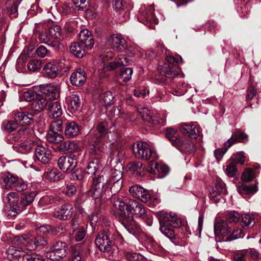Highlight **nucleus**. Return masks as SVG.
I'll list each match as a JSON object with an SVG mask.
<instances>
[{
  "label": "nucleus",
  "mask_w": 261,
  "mask_h": 261,
  "mask_svg": "<svg viewBox=\"0 0 261 261\" xmlns=\"http://www.w3.org/2000/svg\"><path fill=\"white\" fill-rule=\"evenodd\" d=\"M133 149L135 156L139 159L148 160L151 158H154V155H155V153L145 142H138L135 143Z\"/></svg>",
  "instance_id": "4"
},
{
  "label": "nucleus",
  "mask_w": 261,
  "mask_h": 261,
  "mask_svg": "<svg viewBox=\"0 0 261 261\" xmlns=\"http://www.w3.org/2000/svg\"><path fill=\"white\" fill-rule=\"evenodd\" d=\"M86 79L85 73L84 70L81 69L73 72L70 77L71 84L77 86L82 85Z\"/></svg>",
  "instance_id": "31"
},
{
  "label": "nucleus",
  "mask_w": 261,
  "mask_h": 261,
  "mask_svg": "<svg viewBox=\"0 0 261 261\" xmlns=\"http://www.w3.org/2000/svg\"><path fill=\"white\" fill-rule=\"evenodd\" d=\"M107 44L112 48L118 52H122L127 48V44L124 39L120 35H112L107 40Z\"/></svg>",
  "instance_id": "10"
},
{
  "label": "nucleus",
  "mask_w": 261,
  "mask_h": 261,
  "mask_svg": "<svg viewBox=\"0 0 261 261\" xmlns=\"http://www.w3.org/2000/svg\"><path fill=\"white\" fill-rule=\"evenodd\" d=\"M103 137L106 141H108L113 144L117 140L118 134L117 132L112 130V131L110 130L109 132H107L105 134V136H103Z\"/></svg>",
  "instance_id": "61"
},
{
  "label": "nucleus",
  "mask_w": 261,
  "mask_h": 261,
  "mask_svg": "<svg viewBox=\"0 0 261 261\" xmlns=\"http://www.w3.org/2000/svg\"><path fill=\"white\" fill-rule=\"evenodd\" d=\"M105 177L103 175L98 176L93 179L91 189L86 192V195L93 199H98L103 196L105 198H111V193L105 183Z\"/></svg>",
  "instance_id": "2"
},
{
  "label": "nucleus",
  "mask_w": 261,
  "mask_h": 261,
  "mask_svg": "<svg viewBox=\"0 0 261 261\" xmlns=\"http://www.w3.org/2000/svg\"><path fill=\"white\" fill-rule=\"evenodd\" d=\"M73 213L72 205L69 203H65L54 212V216L61 220H67L72 216Z\"/></svg>",
  "instance_id": "16"
},
{
  "label": "nucleus",
  "mask_w": 261,
  "mask_h": 261,
  "mask_svg": "<svg viewBox=\"0 0 261 261\" xmlns=\"http://www.w3.org/2000/svg\"><path fill=\"white\" fill-rule=\"evenodd\" d=\"M124 254L127 259L130 261H146L144 257L138 253L125 252Z\"/></svg>",
  "instance_id": "52"
},
{
  "label": "nucleus",
  "mask_w": 261,
  "mask_h": 261,
  "mask_svg": "<svg viewBox=\"0 0 261 261\" xmlns=\"http://www.w3.org/2000/svg\"><path fill=\"white\" fill-rule=\"evenodd\" d=\"M28 184L22 178L17 177L12 189L19 192H23L28 189Z\"/></svg>",
  "instance_id": "47"
},
{
  "label": "nucleus",
  "mask_w": 261,
  "mask_h": 261,
  "mask_svg": "<svg viewBox=\"0 0 261 261\" xmlns=\"http://www.w3.org/2000/svg\"><path fill=\"white\" fill-rule=\"evenodd\" d=\"M224 170L229 177H233L237 172V167L233 163L229 161L226 163Z\"/></svg>",
  "instance_id": "57"
},
{
  "label": "nucleus",
  "mask_w": 261,
  "mask_h": 261,
  "mask_svg": "<svg viewBox=\"0 0 261 261\" xmlns=\"http://www.w3.org/2000/svg\"><path fill=\"white\" fill-rule=\"evenodd\" d=\"M246 255L244 250L237 251L234 253L232 258L233 261H246Z\"/></svg>",
  "instance_id": "64"
},
{
  "label": "nucleus",
  "mask_w": 261,
  "mask_h": 261,
  "mask_svg": "<svg viewBox=\"0 0 261 261\" xmlns=\"http://www.w3.org/2000/svg\"><path fill=\"white\" fill-rule=\"evenodd\" d=\"M59 168L64 172H70L76 166L75 155L70 154L60 157L58 162Z\"/></svg>",
  "instance_id": "6"
},
{
  "label": "nucleus",
  "mask_w": 261,
  "mask_h": 261,
  "mask_svg": "<svg viewBox=\"0 0 261 261\" xmlns=\"http://www.w3.org/2000/svg\"><path fill=\"white\" fill-rule=\"evenodd\" d=\"M127 167L129 172L136 176H142L144 175L145 166L140 162H134L127 164Z\"/></svg>",
  "instance_id": "34"
},
{
  "label": "nucleus",
  "mask_w": 261,
  "mask_h": 261,
  "mask_svg": "<svg viewBox=\"0 0 261 261\" xmlns=\"http://www.w3.org/2000/svg\"><path fill=\"white\" fill-rule=\"evenodd\" d=\"M46 139L48 141L54 144H58L64 140L62 135L59 134L54 130H50L46 135Z\"/></svg>",
  "instance_id": "40"
},
{
  "label": "nucleus",
  "mask_w": 261,
  "mask_h": 261,
  "mask_svg": "<svg viewBox=\"0 0 261 261\" xmlns=\"http://www.w3.org/2000/svg\"><path fill=\"white\" fill-rule=\"evenodd\" d=\"M255 177L253 170L250 168L246 169L242 174V179L246 182L252 180Z\"/></svg>",
  "instance_id": "56"
},
{
  "label": "nucleus",
  "mask_w": 261,
  "mask_h": 261,
  "mask_svg": "<svg viewBox=\"0 0 261 261\" xmlns=\"http://www.w3.org/2000/svg\"><path fill=\"white\" fill-rule=\"evenodd\" d=\"M114 97L113 94L110 91L106 92L100 96L102 102L105 106L112 105Z\"/></svg>",
  "instance_id": "55"
},
{
  "label": "nucleus",
  "mask_w": 261,
  "mask_h": 261,
  "mask_svg": "<svg viewBox=\"0 0 261 261\" xmlns=\"http://www.w3.org/2000/svg\"><path fill=\"white\" fill-rule=\"evenodd\" d=\"M181 132L192 139H196L199 135L200 129L195 123L182 124L180 126Z\"/></svg>",
  "instance_id": "20"
},
{
  "label": "nucleus",
  "mask_w": 261,
  "mask_h": 261,
  "mask_svg": "<svg viewBox=\"0 0 261 261\" xmlns=\"http://www.w3.org/2000/svg\"><path fill=\"white\" fill-rule=\"evenodd\" d=\"M138 111L142 119L146 121L153 124H160L164 125L166 121V116L160 118V115H156L151 112L148 108L146 107L138 108Z\"/></svg>",
  "instance_id": "5"
},
{
  "label": "nucleus",
  "mask_w": 261,
  "mask_h": 261,
  "mask_svg": "<svg viewBox=\"0 0 261 261\" xmlns=\"http://www.w3.org/2000/svg\"><path fill=\"white\" fill-rule=\"evenodd\" d=\"M120 221L121 224L129 233L135 235L140 232V225L134 221L132 217L125 216Z\"/></svg>",
  "instance_id": "18"
},
{
  "label": "nucleus",
  "mask_w": 261,
  "mask_h": 261,
  "mask_svg": "<svg viewBox=\"0 0 261 261\" xmlns=\"http://www.w3.org/2000/svg\"><path fill=\"white\" fill-rule=\"evenodd\" d=\"M18 146L19 147V148L17 151L22 153L29 151L32 148L31 143L26 141L21 142V140H20V142L19 143L14 144L13 146L14 148H17Z\"/></svg>",
  "instance_id": "50"
},
{
  "label": "nucleus",
  "mask_w": 261,
  "mask_h": 261,
  "mask_svg": "<svg viewBox=\"0 0 261 261\" xmlns=\"http://www.w3.org/2000/svg\"><path fill=\"white\" fill-rule=\"evenodd\" d=\"M129 192L133 197L144 203L149 202V200L151 199V194L149 191L138 185L131 187Z\"/></svg>",
  "instance_id": "12"
},
{
  "label": "nucleus",
  "mask_w": 261,
  "mask_h": 261,
  "mask_svg": "<svg viewBox=\"0 0 261 261\" xmlns=\"http://www.w3.org/2000/svg\"><path fill=\"white\" fill-rule=\"evenodd\" d=\"M48 33L51 38L60 39L62 37L61 28L60 26L55 25L49 28Z\"/></svg>",
  "instance_id": "46"
},
{
  "label": "nucleus",
  "mask_w": 261,
  "mask_h": 261,
  "mask_svg": "<svg viewBox=\"0 0 261 261\" xmlns=\"http://www.w3.org/2000/svg\"><path fill=\"white\" fill-rule=\"evenodd\" d=\"M252 223H253V225L255 223L253 215L245 214L242 216L241 224L243 228H249Z\"/></svg>",
  "instance_id": "49"
},
{
  "label": "nucleus",
  "mask_w": 261,
  "mask_h": 261,
  "mask_svg": "<svg viewBox=\"0 0 261 261\" xmlns=\"http://www.w3.org/2000/svg\"><path fill=\"white\" fill-rule=\"evenodd\" d=\"M240 218V215L236 211L228 212L226 213V219L229 223H237Z\"/></svg>",
  "instance_id": "54"
},
{
  "label": "nucleus",
  "mask_w": 261,
  "mask_h": 261,
  "mask_svg": "<svg viewBox=\"0 0 261 261\" xmlns=\"http://www.w3.org/2000/svg\"><path fill=\"white\" fill-rule=\"evenodd\" d=\"M67 246L63 242H57L51 247L50 250L52 253L56 256L55 259L59 260L65 256L67 254Z\"/></svg>",
  "instance_id": "21"
},
{
  "label": "nucleus",
  "mask_w": 261,
  "mask_h": 261,
  "mask_svg": "<svg viewBox=\"0 0 261 261\" xmlns=\"http://www.w3.org/2000/svg\"><path fill=\"white\" fill-rule=\"evenodd\" d=\"M70 51L78 58H82L85 54V50L77 42L72 43L70 47Z\"/></svg>",
  "instance_id": "45"
},
{
  "label": "nucleus",
  "mask_w": 261,
  "mask_h": 261,
  "mask_svg": "<svg viewBox=\"0 0 261 261\" xmlns=\"http://www.w3.org/2000/svg\"><path fill=\"white\" fill-rule=\"evenodd\" d=\"M43 256L37 254L23 255L22 261H44Z\"/></svg>",
  "instance_id": "62"
},
{
  "label": "nucleus",
  "mask_w": 261,
  "mask_h": 261,
  "mask_svg": "<svg viewBox=\"0 0 261 261\" xmlns=\"http://www.w3.org/2000/svg\"><path fill=\"white\" fill-rule=\"evenodd\" d=\"M79 132V126L75 122L71 121L65 123L64 132L68 138H72L77 136Z\"/></svg>",
  "instance_id": "33"
},
{
  "label": "nucleus",
  "mask_w": 261,
  "mask_h": 261,
  "mask_svg": "<svg viewBox=\"0 0 261 261\" xmlns=\"http://www.w3.org/2000/svg\"><path fill=\"white\" fill-rule=\"evenodd\" d=\"M173 145L184 151L190 152L195 150V146L191 141H184L181 138L174 141Z\"/></svg>",
  "instance_id": "32"
},
{
  "label": "nucleus",
  "mask_w": 261,
  "mask_h": 261,
  "mask_svg": "<svg viewBox=\"0 0 261 261\" xmlns=\"http://www.w3.org/2000/svg\"><path fill=\"white\" fill-rule=\"evenodd\" d=\"M81 43L88 49H91L94 46V41L92 33L87 29L81 31L79 35Z\"/></svg>",
  "instance_id": "19"
},
{
  "label": "nucleus",
  "mask_w": 261,
  "mask_h": 261,
  "mask_svg": "<svg viewBox=\"0 0 261 261\" xmlns=\"http://www.w3.org/2000/svg\"><path fill=\"white\" fill-rule=\"evenodd\" d=\"M174 227L167 225H160V231L166 237L171 239L174 236Z\"/></svg>",
  "instance_id": "51"
},
{
  "label": "nucleus",
  "mask_w": 261,
  "mask_h": 261,
  "mask_svg": "<svg viewBox=\"0 0 261 261\" xmlns=\"http://www.w3.org/2000/svg\"><path fill=\"white\" fill-rule=\"evenodd\" d=\"M258 182L254 184H242L239 188L238 190L242 194H253L258 191Z\"/></svg>",
  "instance_id": "38"
},
{
  "label": "nucleus",
  "mask_w": 261,
  "mask_h": 261,
  "mask_svg": "<svg viewBox=\"0 0 261 261\" xmlns=\"http://www.w3.org/2000/svg\"><path fill=\"white\" fill-rule=\"evenodd\" d=\"M128 64V59L126 57H122L113 62H110L107 65H104L105 68L108 71L114 70L119 67L126 66Z\"/></svg>",
  "instance_id": "36"
},
{
  "label": "nucleus",
  "mask_w": 261,
  "mask_h": 261,
  "mask_svg": "<svg viewBox=\"0 0 261 261\" xmlns=\"http://www.w3.org/2000/svg\"><path fill=\"white\" fill-rule=\"evenodd\" d=\"M11 117L17 122L18 125L22 126H29L33 122V115L27 112L14 111L11 113Z\"/></svg>",
  "instance_id": "8"
},
{
  "label": "nucleus",
  "mask_w": 261,
  "mask_h": 261,
  "mask_svg": "<svg viewBox=\"0 0 261 261\" xmlns=\"http://www.w3.org/2000/svg\"><path fill=\"white\" fill-rule=\"evenodd\" d=\"M229 161L235 164H244L245 161V156L244 155L243 152H240L235 154H233Z\"/></svg>",
  "instance_id": "58"
},
{
  "label": "nucleus",
  "mask_w": 261,
  "mask_h": 261,
  "mask_svg": "<svg viewBox=\"0 0 261 261\" xmlns=\"http://www.w3.org/2000/svg\"><path fill=\"white\" fill-rule=\"evenodd\" d=\"M17 177L9 172L2 173L0 176L2 188L7 190L12 189Z\"/></svg>",
  "instance_id": "17"
},
{
  "label": "nucleus",
  "mask_w": 261,
  "mask_h": 261,
  "mask_svg": "<svg viewBox=\"0 0 261 261\" xmlns=\"http://www.w3.org/2000/svg\"><path fill=\"white\" fill-rule=\"evenodd\" d=\"M20 2L18 0L6 1L5 7L10 17L16 18L18 16V7Z\"/></svg>",
  "instance_id": "26"
},
{
  "label": "nucleus",
  "mask_w": 261,
  "mask_h": 261,
  "mask_svg": "<svg viewBox=\"0 0 261 261\" xmlns=\"http://www.w3.org/2000/svg\"><path fill=\"white\" fill-rule=\"evenodd\" d=\"M19 195L17 193L15 192H11L6 194V195H4L3 196V201L10 204L11 206V210L9 211V215H11L13 214V212H14V207L18 205L16 203L18 201Z\"/></svg>",
  "instance_id": "29"
},
{
  "label": "nucleus",
  "mask_w": 261,
  "mask_h": 261,
  "mask_svg": "<svg viewBox=\"0 0 261 261\" xmlns=\"http://www.w3.org/2000/svg\"><path fill=\"white\" fill-rule=\"evenodd\" d=\"M81 106V100L77 94H72L69 98L68 108L72 113L78 111Z\"/></svg>",
  "instance_id": "39"
},
{
  "label": "nucleus",
  "mask_w": 261,
  "mask_h": 261,
  "mask_svg": "<svg viewBox=\"0 0 261 261\" xmlns=\"http://www.w3.org/2000/svg\"><path fill=\"white\" fill-rule=\"evenodd\" d=\"M35 156L38 161L45 164L50 160V151L42 146H37L35 149Z\"/></svg>",
  "instance_id": "24"
},
{
  "label": "nucleus",
  "mask_w": 261,
  "mask_h": 261,
  "mask_svg": "<svg viewBox=\"0 0 261 261\" xmlns=\"http://www.w3.org/2000/svg\"><path fill=\"white\" fill-rule=\"evenodd\" d=\"M234 136L238 140V142L246 143L248 141V136L247 134L240 130H237L233 132Z\"/></svg>",
  "instance_id": "60"
},
{
  "label": "nucleus",
  "mask_w": 261,
  "mask_h": 261,
  "mask_svg": "<svg viewBox=\"0 0 261 261\" xmlns=\"http://www.w3.org/2000/svg\"><path fill=\"white\" fill-rule=\"evenodd\" d=\"M133 71L131 68H124L121 71L120 76L124 82H127L131 79Z\"/></svg>",
  "instance_id": "59"
},
{
  "label": "nucleus",
  "mask_w": 261,
  "mask_h": 261,
  "mask_svg": "<svg viewBox=\"0 0 261 261\" xmlns=\"http://www.w3.org/2000/svg\"><path fill=\"white\" fill-rule=\"evenodd\" d=\"M35 194L34 192L24 193L21 195V201L18 204L14 207V212L12 216H15L16 214L22 212L27 206L31 204L34 201Z\"/></svg>",
  "instance_id": "15"
},
{
  "label": "nucleus",
  "mask_w": 261,
  "mask_h": 261,
  "mask_svg": "<svg viewBox=\"0 0 261 261\" xmlns=\"http://www.w3.org/2000/svg\"><path fill=\"white\" fill-rule=\"evenodd\" d=\"M48 100L42 95H38L31 103V108L35 112H40L47 106Z\"/></svg>",
  "instance_id": "30"
},
{
  "label": "nucleus",
  "mask_w": 261,
  "mask_h": 261,
  "mask_svg": "<svg viewBox=\"0 0 261 261\" xmlns=\"http://www.w3.org/2000/svg\"><path fill=\"white\" fill-rule=\"evenodd\" d=\"M159 221L160 225H167L172 227H178L180 223V220L177 216L172 213H161Z\"/></svg>",
  "instance_id": "13"
},
{
  "label": "nucleus",
  "mask_w": 261,
  "mask_h": 261,
  "mask_svg": "<svg viewBox=\"0 0 261 261\" xmlns=\"http://www.w3.org/2000/svg\"><path fill=\"white\" fill-rule=\"evenodd\" d=\"M166 60V63L159 68L161 73L169 78L176 77L181 71L177 64L182 62V58L179 55H167Z\"/></svg>",
  "instance_id": "3"
},
{
  "label": "nucleus",
  "mask_w": 261,
  "mask_h": 261,
  "mask_svg": "<svg viewBox=\"0 0 261 261\" xmlns=\"http://www.w3.org/2000/svg\"><path fill=\"white\" fill-rule=\"evenodd\" d=\"M18 124L16 121L13 120H5L3 122V128L8 132H12L18 128Z\"/></svg>",
  "instance_id": "48"
},
{
  "label": "nucleus",
  "mask_w": 261,
  "mask_h": 261,
  "mask_svg": "<svg viewBox=\"0 0 261 261\" xmlns=\"http://www.w3.org/2000/svg\"><path fill=\"white\" fill-rule=\"evenodd\" d=\"M39 89L46 99L50 100L57 99L60 96V89L58 85L52 84H43L39 86Z\"/></svg>",
  "instance_id": "11"
},
{
  "label": "nucleus",
  "mask_w": 261,
  "mask_h": 261,
  "mask_svg": "<svg viewBox=\"0 0 261 261\" xmlns=\"http://www.w3.org/2000/svg\"><path fill=\"white\" fill-rule=\"evenodd\" d=\"M42 66V62L39 60H31L27 64V67L29 71L35 72L40 70Z\"/></svg>",
  "instance_id": "44"
},
{
  "label": "nucleus",
  "mask_w": 261,
  "mask_h": 261,
  "mask_svg": "<svg viewBox=\"0 0 261 261\" xmlns=\"http://www.w3.org/2000/svg\"><path fill=\"white\" fill-rule=\"evenodd\" d=\"M60 72V68L58 64L48 62L43 67L41 73L46 78L54 79Z\"/></svg>",
  "instance_id": "14"
},
{
  "label": "nucleus",
  "mask_w": 261,
  "mask_h": 261,
  "mask_svg": "<svg viewBox=\"0 0 261 261\" xmlns=\"http://www.w3.org/2000/svg\"><path fill=\"white\" fill-rule=\"evenodd\" d=\"M227 190L225 184L221 180H217L215 188H212L210 190L211 196L215 200H219L217 197L221 194H226Z\"/></svg>",
  "instance_id": "25"
},
{
  "label": "nucleus",
  "mask_w": 261,
  "mask_h": 261,
  "mask_svg": "<svg viewBox=\"0 0 261 261\" xmlns=\"http://www.w3.org/2000/svg\"><path fill=\"white\" fill-rule=\"evenodd\" d=\"M44 177L50 181L58 180L60 178L59 174L54 170H50L45 172L44 174Z\"/></svg>",
  "instance_id": "63"
},
{
  "label": "nucleus",
  "mask_w": 261,
  "mask_h": 261,
  "mask_svg": "<svg viewBox=\"0 0 261 261\" xmlns=\"http://www.w3.org/2000/svg\"><path fill=\"white\" fill-rule=\"evenodd\" d=\"M100 168L99 161L97 159L89 162L86 167V172L89 174H94Z\"/></svg>",
  "instance_id": "43"
},
{
  "label": "nucleus",
  "mask_w": 261,
  "mask_h": 261,
  "mask_svg": "<svg viewBox=\"0 0 261 261\" xmlns=\"http://www.w3.org/2000/svg\"><path fill=\"white\" fill-rule=\"evenodd\" d=\"M154 7L153 5H150L147 9L146 11L142 12L139 19L141 21H144V23L146 25L148 24V22H153L154 23H157L156 19L154 16Z\"/></svg>",
  "instance_id": "23"
},
{
  "label": "nucleus",
  "mask_w": 261,
  "mask_h": 261,
  "mask_svg": "<svg viewBox=\"0 0 261 261\" xmlns=\"http://www.w3.org/2000/svg\"><path fill=\"white\" fill-rule=\"evenodd\" d=\"M48 115L51 118H58L63 114V110L60 102L55 101L48 105Z\"/></svg>",
  "instance_id": "28"
},
{
  "label": "nucleus",
  "mask_w": 261,
  "mask_h": 261,
  "mask_svg": "<svg viewBox=\"0 0 261 261\" xmlns=\"http://www.w3.org/2000/svg\"><path fill=\"white\" fill-rule=\"evenodd\" d=\"M123 182V179H116L110 177L108 180L105 181V183L110 191L111 194L112 195H115L121 190Z\"/></svg>",
  "instance_id": "22"
},
{
  "label": "nucleus",
  "mask_w": 261,
  "mask_h": 261,
  "mask_svg": "<svg viewBox=\"0 0 261 261\" xmlns=\"http://www.w3.org/2000/svg\"><path fill=\"white\" fill-rule=\"evenodd\" d=\"M24 244L29 250H34L39 246H44L46 244V241L44 237L40 236L34 237L33 236H25L22 237Z\"/></svg>",
  "instance_id": "9"
},
{
  "label": "nucleus",
  "mask_w": 261,
  "mask_h": 261,
  "mask_svg": "<svg viewBox=\"0 0 261 261\" xmlns=\"http://www.w3.org/2000/svg\"><path fill=\"white\" fill-rule=\"evenodd\" d=\"M75 149V144L70 141H67L59 145V149L62 151L72 152Z\"/></svg>",
  "instance_id": "53"
},
{
  "label": "nucleus",
  "mask_w": 261,
  "mask_h": 261,
  "mask_svg": "<svg viewBox=\"0 0 261 261\" xmlns=\"http://www.w3.org/2000/svg\"><path fill=\"white\" fill-rule=\"evenodd\" d=\"M109 124L107 121H99L96 124L95 128L99 134L98 136H96L97 141L99 140L98 138L102 137L105 136V134L108 131Z\"/></svg>",
  "instance_id": "41"
},
{
  "label": "nucleus",
  "mask_w": 261,
  "mask_h": 261,
  "mask_svg": "<svg viewBox=\"0 0 261 261\" xmlns=\"http://www.w3.org/2000/svg\"><path fill=\"white\" fill-rule=\"evenodd\" d=\"M113 196L112 198L113 205L116 208L118 209L121 212H124L125 210H126L127 202L124 201L121 198L117 196Z\"/></svg>",
  "instance_id": "42"
},
{
  "label": "nucleus",
  "mask_w": 261,
  "mask_h": 261,
  "mask_svg": "<svg viewBox=\"0 0 261 261\" xmlns=\"http://www.w3.org/2000/svg\"><path fill=\"white\" fill-rule=\"evenodd\" d=\"M214 232L217 236H225L230 232V228L224 220L220 219L215 223Z\"/></svg>",
  "instance_id": "27"
},
{
  "label": "nucleus",
  "mask_w": 261,
  "mask_h": 261,
  "mask_svg": "<svg viewBox=\"0 0 261 261\" xmlns=\"http://www.w3.org/2000/svg\"><path fill=\"white\" fill-rule=\"evenodd\" d=\"M24 251L21 248L15 246H10L6 250V254L7 257L10 260L17 259V257L23 256Z\"/></svg>",
  "instance_id": "37"
},
{
  "label": "nucleus",
  "mask_w": 261,
  "mask_h": 261,
  "mask_svg": "<svg viewBox=\"0 0 261 261\" xmlns=\"http://www.w3.org/2000/svg\"><path fill=\"white\" fill-rule=\"evenodd\" d=\"M127 212L136 215L137 217L145 219L148 218L147 212L144 206L138 201L133 199H129L126 207Z\"/></svg>",
  "instance_id": "7"
},
{
  "label": "nucleus",
  "mask_w": 261,
  "mask_h": 261,
  "mask_svg": "<svg viewBox=\"0 0 261 261\" xmlns=\"http://www.w3.org/2000/svg\"><path fill=\"white\" fill-rule=\"evenodd\" d=\"M119 238L118 233L112 228L103 230L98 233L95 241V245L110 260H115L117 259L118 250L114 244L115 241Z\"/></svg>",
  "instance_id": "1"
},
{
  "label": "nucleus",
  "mask_w": 261,
  "mask_h": 261,
  "mask_svg": "<svg viewBox=\"0 0 261 261\" xmlns=\"http://www.w3.org/2000/svg\"><path fill=\"white\" fill-rule=\"evenodd\" d=\"M168 167L161 163H155L154 168L152 167L150 171L155 175H157L159 178L164 177L169 172Z\"/></svg>",
  "instance_id": "35"
}]
</instances>
